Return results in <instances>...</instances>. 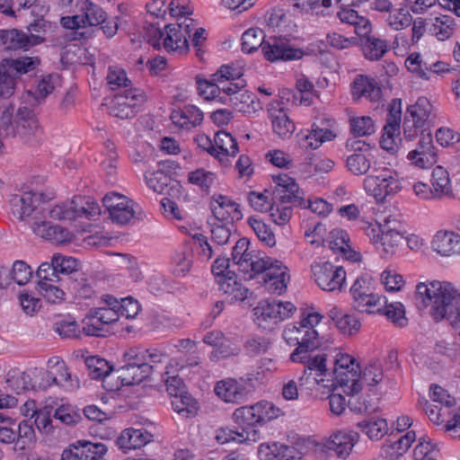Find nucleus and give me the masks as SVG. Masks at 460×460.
Masks as SVG:
<instances>
[{"label": "nucleus", "mask_w": 460, "mask_h": 460, "mask_svg": "<svg viewBox=\"0 0 460 460\" xmlns=\"http://www.w3.org/2000/svg\"><path fill=\"white\" fill-rule=\"evenodd\" d=\"M328 316L343 334L352 335L359 330L361 325L360 322L353 315L345 314L335 305L328 311Z\"/></svg>", "instance_id": "34"}, {"label": "nucleus", "mask_w": 460, "mask_h": 460, "mask_svg": "<svg viewBox=\"0 0 460 460\" xmlns=\"http://www.w3.org/2000/svg\"><path fill=\"white\" fill-rule=\"evenodd\" d=\"M349 126L352 134L356 137L370 136L376 132L375 122L369 116L351 118Z\"/></svg>", "instance_id": "56"}, {"label": "nucleus", "mask_w": 460, "mask_h": 460, "mask_svg": "<svg viewBox=\"0 0 460 460\" xmlns=\"http://www.w3.org/2000/svg\"><path fill=\"white\" fill-rule=\"evenodd\" d=\"M54 89L52 75L44 76L38 84L35 93L27 91L22 95V101L31 106H39Z\"/></svg>", "instance_id": "40"}, {"label": "nucleus", "mask_w": 460, "mask_h": 460, "mask_svg": "<svg viewBox=\"0 0 460 460\" xmlns=\"http://www.w3.org/2000/svg\"><path fill=\"white\" fill-rule=\"evenodd\" d=\"M296 309L290 302L265 299L261 303V320L270 321L275 325L290 317Z\"/></svg>", "instance_id": "25"}, {"label": "nucleus", "mask_w": 460, "mask_h": 460, "mask_svg": "<svg viewBox=\"0 0 460 460\" xmlns=\"http://www.w3.org/2000/svg\"><path fill=\"white\" fill-rule=\"evenodd\" d=\"M408 159L420 169L430 167L436 162V151L430 132L421 131L417 147L408 154Z\"/></svg>", "instance_id": "19"}, {"label": "nucleus", "mask_w": 460, "mask_h": 460, "mask_svg": "<svg viewBox=\"0 0 460 460\" xmlns=\"http://www.w3.org/2000/svg\"><path fill=\"white\" fill-rule=\"evenodd\" d=\"M432 187L435 199H440L450 192L449 174L441 166H437L432 172Z\"/></svg>", "instance_id": "49"}, {"label": "nucleus", "mask_w": 460, "mask_h": 460, "mask_svg": "<svg viewBox=\"0 0 460 460\" xmlns=\"http://www.w3.org/2000/svg\"><path fill=\"white\" fill-rule=\"evenodd\" d=\"M261 48L264 58L270 62L298 60L304 56L302 49L290 46L288 40L281 37L263 40Z\"/></svg>", "instance_id": "15"}, {"label": "nucleus", "mask_w": 460, "mask_h": 460, "mask_svg": "<svg viewBox=\"0 0 460 460\" xmlns=\"http://www.w3.org/2000/svg\"><path fill=\"white\" fill-rule=\"evenodd\" d=\"M406 68L417 77L429 81L430 59L421 56L420 53H411L405 60Z\"/></svg>", "instance_id": "41"}, {"label": "nucleus", "mask_w": 460, "mask_h": 460, "mask_svg": "<svg viewBox=\"0 0 460 460\" xmlns=\"http://www.w3.org/2000/svg\"><path fill=\"white\" fill-rule=\"evenodd\" d=\"M345 148L351 154L345 159L346 170L354 176H363L373 170L375 155L369 144L365 141L350 138L346 141Z\"/></svg>", "instance_id": "7"}, {"label": "nucleus", "mask_w": 460, "mask_h": 460, "mask_svg": "<svg viewBox=\"0 0 460 460\" xmlns=\"http://www.w3.org/2000/svg\"><path fill=\"white\" fill-rule=\"evenodd\" d=\"M98 318L96 314H93V310L90 309L83 320L82 332L86 336L105 337L109 329Z\"/></svg>", "instance_id": "50"}, {"label": "nucleus", "mask_w": 460, "mask_h": 460, "mask_svg": "<svg viewBox=\"0 0 460 460\" xmlns=\"http://www.w3.org/2000/svg\"><path fill=\"white\" fill-rule=\"evenodd\" d=\"M253 379L256 380L257 377L249 374L246 378H242L241 382L233 378L221 380L217 383L215 393L226 402L239 403L255 391Z\"/></svg>", "instance_id": "12"}, {"label": "nucleus", "mask_w": 460, "mask_h": 460, "mask_svg": "<svg viewBox=\"0 0 460 460\" xmlns=\"http://www.w3.org/2000/svg\"><path fill=\"white\" fill-rule=\"evenodd\" d=\"M153 369L154 367L150 364H140V366L125 364L117 369V373L123 385H135L146 379Z\"/></svg>", "instance_id": "30"}, {"label": "nucleus", "mask_w": 460, "mask_h": 460, "mask_svg": "<svg viewBox=\"0 0 460 460\" xmlns=\"http://www.w3.org/2000/svg\"><path fill=\"white\" fill-rule=\"evenodd\" d=\"M279 199L283 205L290 204L300 207L305 204V192L296 181L287 174L279 175L276 179Z\"/></svg>", "instance_id": "20"}, {"label": "nucleus", "mask_w": 460, "mask_h": 460, "mask_svg": "<svg viewBox=\"0 0 460 460\" xmlns=\"http://www.w3.org/2000/svg\"><path fill=\"white\" fill-rule=\"evenodd\" d=\"M382 90L377 82L367 75H358L351 84V95L354 100L364 98L372 102L381 98Z\"/></svg>", "instance_id": "27"}, {"label": "nucleus", "mask_w": 460, "mask_h": 460, "mask_svg": "<svg viewBox=\"0 0 460 460\" xmlns=\"http://www.w3.org/2000/svg\"><path fill=\"white\" fill-rule=\"evenodd\" d=\"M109 214L113 223L118 225L128 224L136 214L133 200L126 197V202L122 201L119 207L110 211Z\"/></svg>", "instance_id": "54"}, {"label": "nucleus", "mask_w": 460, "mask_h": 460, "mask_svg": "<svg viewBox=\"0 0 460 460\" xmlns=\"http://www.w3.org/2000/svg\"><path fill=\"white\" fill-rule=\"evenodd\" d=\"M146 101L144 93L137 88H129L114 95L110 105V114L126 119L136 115L137 108Z\"/></svg>", "instance_id": "13"}, {"label": "nucleus", "mask_w": 460, "mask_h": 460, "mask_svg": "<svg viewBox=\"0 0 460 460\" xmlns=\"http://www.w3.org/2000/svg\"><path fill=\"white\" fill-rule=\"evenodd\" d=\"M52 194L27 191L22 195H15L11 199L12 212L14 217L23 220L30 217L40 203H45L52 199Z\"/></svg>", "instance_id": "17"}, {"label": "nucleus", "mask_w": 460, "mask_h": 460, "mask_svg": "<svg viewBox=\"0 0 460 460\" xmlns=\"http://www.w3.org/2000/svg\"><path fill=\"white\" fill-rule=\"evenodd\" d=\"M32 273V269L25 261H16L13 264L12 271L10 272L12 277L10 279L18 285L22 286L31 279Z\"/></svg>", "instance_id": "62"}, {"label": "nucleus", "mask_w": 460, "mask_h": 460, "mask_svg": "<svg viewBox=\"0 0 460 460\" xmlns=\"http://www.w3.org/2000/svg\"><path fill=\"white\" fill-rule=\"evenodd\" d=\"M36 274L39 278V285H41L42 282L57 283L63 280L54 264L53 258L50 262H42Z\"/></svg>", "instance_id": "60"}, {"label": "nucleus", "mask_w": 460, "mask_h": 460, "mask_svg": "<svg viewBox=\"0 0 460 460\" xmlns=\"http://www.w3.org/2000/svg\"><path fill=\"white\" fill-rule=\"evenodd\" d=\"M264 20L269 28L280 29L287 23L286 11L279 6L270 8L264 15Z\"/></svg>", "instance_id": "63"}, {"label": "nucleus", "mask_w": 460, "mask_h": 460, "mask_svg": "<svg viewBox=\"0 0 460 460\" xmlns=\"http://www.w3.org/2000/svg\"><path fill=\"white\" fill-rule=\"evenodd\" d=\"M358 429L370 439H380L388 431L387 421L382 418H369L358 423Z\"/></svg>", "instance_id": "44"}, {"label": "nucleus", "mask_w": 460, "mask_h": 460, "mask_svg": "<svg viewBox=\"0 0 460 460\" xmlns=\"http://www.w3.org/2000/svg\"><path fill=\"white\" fill-rule=\"evenodd\" d=\"M358 439V434L356 432L346 433L339 431L326 441L325 447L330 451H333L338 457L346 458L349 456Z\"/></svg>", "instance_id": "29"}, {"label": "nucleus", "mask_w": 460, "mask_h": 460, "mask_svg": "<svg viewBox=\"0 0 460 460\" xmlns=\"http://www.w3.org/2000/svg\"><path fill=\"white\" fill-rule=\"evenodd\" d=\"M326 357L324 354L309 355L302 361H296V363L308 364V368L312 371H315V389L316 392H321L322 394H329L335 389L334 380L329 378L331 374L328 373L326 367Z\"/></svg>", "instance_id": "18"}, {"label": "nucleus", "mask_w": 460, "mask_h": 460, "mask_svg": "<svg viewBox=\"0 0 460 460\" xmlns=\"http://www.w3.org/2000/svg\"><path fill=\"white\" fill-rule=\"evenodd\" d=\"M146 185L157 193H168L167 190L172 181L164 171L157 170L155 172H146L145 173Z\"/></svg>", "instance_id": "53"}, {"label": "nucleus", "mask_w": 460, "mask_h": 460, "mask_svg": "<svg viewBox=\"0 0 460 460\" xmlns=\"http://www.w3.org/2000/svg\"><path fill=\"white\" fill-rule=\"evenodd\" d=\"M212 212L219 221L228 220L229 218L233 221L242 217L238 205L225 196H219L216 199V204L212 206Z\"/></svg>", "instance_id": "38"}, {"label": "nucleus", "mask_w": 460, "mask_h": 460, "mask_svg": "<svg viewBox=\"0 0 460 460\" xmlns=\"http://www.w3.org/2000/svg\"><path fill=\"white\" fill-rule=\"evenodd\" d=\"M336 136L332 128L314 123L311 129L305 133H299L296 138L299 147L305 150H314L323 143L333 140Z\"/></svg>", "instance_id": "22"}, {"label": "nucleus", "mask_w": 460, "mask_h": 460, "mask_svg": "<svg viewBox=\"0 0 460 460\" xmlns=\"http://www.w3.org/2000/svg\"><path fill=\"white\" fill-rule=\"evenodd\" d=\"M348 407L351 411L359 414H370L378 409V406L369 395L349 399Z\"/></svg>", "instance_id": "59"}, {"label": "nucleus", "mask_w": 460, "mask_h": 460, "mask_svg": "<svg viewBox=\"0 0 460 460\" xmlns=\"http://www.w3.org/2000/svg\"><path fill=\"white\" fill-rule=\"evenodd\" d=\"M154 440V435L145 429L128 428L124 429L116 440L119 447L124 451L137 449Z\"/></svg>", "instance_id": "28"}, {"label": "nucleus", "mask_w": 460, "mask_h": 460, "mask_svg": "<svg viewBox=\"0 0 460 460\" xmlns=\"http://www.w3.org/2000/svg\"><path fill=\"white\" fill-rule=\"evenodd\" d=\"M0 42L1 47L8 49H28L33 47L29 35L16 29L0 30Z\"/></svg>", "instance_id": "35"}, {"label": "nucleus", "mask_w": 460, "mask_h": 460, "mask_svg": "<svg viewBox=\"0 0 460 460\" xmlns=\"http://www.w3.org/2000/svg\"><path fill=\"white\" fill-rule=\"evenodd\" d=\"M428 21L429 31L439 40L449 39L456 31V19L452 15L439 14Z\"/></svg>", "instance_id": "33"}, {"label": "nucleus", "mask_w": 460, "mask_h": 460, "mask_svg": "<svg viewBox=\"0 0 460 460\" xmlns=\"http://www.w3.org/2000/svg\"><path fill=\"white\" fill-rule=\"evenodd\" d=\"M322 320L318 313L308 314L299 323L288 324L283 331V338L289 346H296L291 353L292 362L302 361L305 357L312 355L321 342L319 334L314 326Z\"/></svg>", "instance_id": "3"}, {"label": "nucleus", "mask_w": 460, "mask_h": 460, "mask_svg": "<svg viewBox=\"0 0 460 460\" xmlns=\"http://www.w3.org/2000/svg\"><path fill=\"white\" fill-rule=\"evenodd\" d=\"M415 433L413 431L407 432L398 440L383 446V452L389 456L392 459H397L402 456L415 440Z\"/></svg>", "instance_id": "46"}, {"label": "nucleus", "mask_w": 460, "mask_h": 460, "mask_svg": "<svg viewBox=\"0 0 460 460\" xmlns=\"http://www.w3.org/2000/svg\"><path fill=\"white\" fill-rule=\"evenodd\" d=\"M333 375L335 387L340 386L347 395L353 396L361 391L362 385L359 382L361 375L358 368L351 367L349 370H339L334 372Z\"/></svg>", "instance_id": "32"}, {"label": "nucleus", "mask_w": 460, "mask_h": 460, "mask_svg": "<svg viewBox=\"0 0 460 460\" xmlns=\"http://www.w3.org/2000/svg\"><path fill=\"white\" fill-rule=\"evenodd\" d=\"M376 313L385 315L388 320L392 321L397 326L402 327L407 324L404 306L400 302L391 304L382 302L381 305L376 307Z\"/></svg>", "instance_id": "45"}, {"label": "nucleus", "mask_w": 460, "mask_h": 460, "mask_svg": "<svg viewBox=\"0 0 460 460\" xmlns=\"http://www.w3.org/2000/svg\"><path fill=\"white\" fill-rule=\"evenodd\" d=\"M349 243V238L346 231L341 229H333L330 232L329 247L332 251L346 254L347 252L350 251V245Z\"/></svg>", "instance_id": "58"}, {"label": "nucleus", "mask_w": 460, "mask_h": 460, "mask_svg": "<svg viewBox=\"0 0 460 460\" xmlns=\"http://www.w3.org/2000/svg\"><path fill=\"white\" fill-rule=\"evenodd\" d=\"M17 79L4 61L0 63V97L9 98L15 91Z\"/></svg>", "instance_id": "55"}, {"label": "nucleus", "mask_w": 460, "mask_h": 460, "mask_svg": "<svg viewBox=\"0 0 460 460\" xmlns=\"http://www.w3.org/2000/svg\"><path fill=\"white\" fill-rule=\"evenodd\" d=\"M265 160L275 167L288 169L292 166L290 155L280 149H272L265 154Z\"/></svg>", "instance_id": "64"}, {"label": "nucleus", "mask_w": 460, "mask_h": 460, "mask_svg": "<svg viewBox=\"0 0 460 460\" xmlns=\"http://www.w3.org/2000/svg\"><path fill=\"white\" fill-rule=\"evenodd\" d=\"M172 406L175 411L187 418L196 414L197 402L186 392L173 396Z\"/></svg>", "instance_id": "52"}, {"label": "nucleus", "mask_w": 460, "mask_h": 460, "mask_svg": "<svg viewBox=\"0 0 460 460\" xmlns=\"http://www.w3.org/2000/svg\"><path fill=\"white\" fill-rule=\"evenodd\" d=\"M415 297L417 306L429 308L434 321L447 319L454 323L460 320V293L450 282H420L416 286Z\"/></svg>", "instance_id": "1"}, {"label": "nucleus", "mask_w": 460, "mask_h": 460, "mask_svg": "<svg viewBox=\"0 0 460 460\" xmlns=\"http://www.w3.org/2000/svg\"><path fill=\"white\" fill-rule=\"evenodd\" d=\"M311 271L315 283L323 291L341 292L346 287V271L341 266L315 261L311 265Z\"/></svg>", "instance_id": "9"}, {"label": "nucleus", "mask_w": 460, "mask_h": 460, "mask_svg": "<svg viewBox=\"0 0 460 460\" xmlns=\"http://www.w3.org/2000/svg\"><path fill=\"white\" fill-rule=\"evenodd\" d=\"M289 275L283 262L268 255L261 256V286L266 292L281 295L286 292Z\"/></svg>", "instance_id": "6"}, {"label": "nucleus", "mask_w": 460, "mask_h": 460, "mask_svg": "<svg viewBox=\"0 0 460 460\" xmlns=\"http://www.w3.org/2000/svg\"><path fill=\"white\" fill-rule=\"evenodd\" d=\"M196 84L199 91V94L208 101H218L221 96V83L219 81L213 80V75L211 79H202L199 75L196 76Z\"/></svg>", "instance_id": "48"}, {"label": "nucleus", "mask_w": 460, "mask_h": 460, "mask_svg": "<svg viewBox=\"0 0 460 460\" xmlns=\"http://www.w3.org/2000/svg\"><path fill=\"white\" fill-rule=\"evenodd\" d=\"M106 452L107 447L103 444L78 441L63 451L61 460H93L96 456H103Z\"/></svg>", "instance_id": "23"}, {"label": "nucleus", "mask_w": 460, "mask_h": 460, "mask_svg": "<svg viewBox=\"0 0 460 460\" xmlns=\"http://www.w3.org/2000/svg\"><path fill=\"white\" fill-rule=\"evenodd\" d=\"M366 58L378 60L388 51V43L385 40L368 37L363 45Z\"/></svg>", "instance_id": "51"}, {"label": "nucleus", "mask_w": 460, "mask_h": 460, "mask_svg": "<svg viewBox=\"0 0 460 460\" xmlns=\"http://www.w3.org/2000/svg\"><path fill=\"white\" fill-rule=\"evenodd\" d=\"M3 61L16 79L34 71L40 65L39 57L22 56L16 58H5Z\"/></svg>", "instance_id": "36"}, {"label": "nucleus", "mask_w": 460, "mask_h": 460, "mask_svg": "<svg viewBox=\"0 0 460 460\" xmlns=\"http://www.w3.org/2000/svg\"><path fill=\"white\" fill-rule=\"evenodd\" d=\"M80 14L62 17L60 24L65 29L78 30L99 26L107 18V13L90 0H82L80 2Z\"/></svg>", "instance_id": "10"}, {"label": "nucleus", "mask_w": 460, "mask_h": 460, "mask_svg": "<svg viewBox=\"0 0 460 460\" xmlns=\"http://www.w3.org/2000/svg\"><path fill=\"white\" fill-rule=\"evenodd\" d=\"M37 106H31L22 101L14 116V105L7 103L0 108V154L2 153L4 137L18 136L25 141L38 137L42 133L34 109Z\"/></svg>", "instance_id": "2"}, {"label": "nucleus", "mask_w": 460, "mask_h": 460, "mask_svg": "<svg viewBox=\"0 0 460 460\" xmlns=\"http://www.w3.org/2000/svg\"><path fill=\"white\" fill-rule=\"evenodd\" d=\"M214 144L218 151L221 163H224L225 156H235L239 152V146L236 139L228 132L221 130L215 134Z\"/></svg>", "instance_id": "39"}, {"label": "nucleus", "mask_w": 460, "mask_h": 460, "mask_svg": "<svg viewBox=\"0 0 460 460\" xmlns=\"http://www.w3.org/2000/svg\"><path fill=\"white\" fill-rule=\"evenodd\" d=\"M402 240L403 235L399 231L391 228L388 225H384V231L376 248L380 251L381 256L389 257L395 252Z\"/></svg>", "instance_id": "37"}, {"label": "nucleus", "mask_w": 460, "mask_h": 460, "mask_svg": "<svg viewBox=\"0 0 460 460\" xmlns=\"http://www.w3.org/2000/svg\"><path fill=\"white\" fill-rule=\"evenodd\" d=\"M429 396L432 402H438L441 407L448 410L456 403L455 397L451 396L447 390L438 385H431L429 389Z\"/></svg>", "instance_id": "61"}, {"label": "nucleus", "mask_w": 460, "mask_h": 460, "mask_svg": "<svg viewBox=\"0 0 460 460\" xmlns=\"http://www.w3.org/2000/svg\"><path fill=\"white\" fill-rule=\"evenodd\" d=\"M268 118L272 131L281 139H288L295 132V123L289 119L284 103L279 100L270 102L267 106Z\"/></svg>", "instance_id": "16"}, {"label": "nucleus", "mask_w": 460, "mask_h": 460, "mask_svg": "<svg viewBox=\"0 0 460 460\" xmlns=\"http://www.w3.org/2000/svg\"><path fill=\"white\" fill-rule=\"evenodd\" d=\"M365 191L375 198L376 202H385L402 190L399 174L388 167H373L363 181Z\"/></svg>", "instance_id": "4"}, {"label": "nucleus", "mask_w": 460, "mask_h": 460, "mask_svg": "<svg viewBox=\"0 0 460 460\" xmlns=\"http://www.w3.org/2000/svg\"><path fill=\"white\" fill-rule=\"evenodd\" d=\"M352 306L360 313L374 314L376 307L386 303L385 297L374 293L373 279L368 275L358 277L350 287Z\"/></svg>", "instance_id": "8"}, {"label": "nucleus", "mask_w": 460, "mask_h": 460, "mask_svg": "<svg viewBox=\"0 0 460 460\" xmlns=\"http://www.w3.org/2000/svg\"><path fill=\"white\" fill-rule=\"evenodd\" d=\"M166 36L164 39L163 46L167 51H174L188 47L186 34L174 24H168L165 27Z\"/></svg>", "instance_id": "43"}, {"label": "nucleus", "mask_w": 460, "mask_h": 460, "mask_svg": "<svg viewBox=\"0 0 460 460\" xmlns=\"http://www.w3.org/2000/svg\"><path fill=\"white\" fill-rule=\"evenodd\" d=\"M402 120L401 100L394 99L389 104L386 123L381 137L380 145L383 149L394 153L400 140V125Z\"/></svg>", "instance_id": "14"}, {"label": "nucleus", "mask_w": 460, "mask_h": 460, "mask_svg": "<svg viewBox=\"0 0 460 460\" xmlns=\"http://www.w3.org/2000/svg\"><path fill=\"white\" fill-rule=\"evenodd\" d=\"M31 8V14L38 18L28 26L29 38L32 45L36 46L45 41V35L48 29L50 28V22L44 20V16L48 13L49 7L47 4H40L37 1Z\"/></svg>", "instance_id": "26"}, {"label": "nucleus", "mask_w": 460, "mask_h": 460, "mask_svg": "<svg viewBox=\"0 0 460 460\" xmlns=\"http://www.w3.org/2000/svg\"><path fill=\"white\" fill-rule=\"evenodd\" d=\"M432 248L443 256L460 254V235L453 232L439 231L434 236Z\"/></svg>", "instance_id": "31"}, {"label": "nucleus", "mask_w": 460, "mask_h": 460, "mask_svg": "<svg viewBox=\"0 0 460 460\" xmlns=\"http://www.w3.org/2000/svg\"><path fill=\"white\" fill-rule=\"evenodd\" d=\"M40 214L41 217H35L31 226L37 235L56 243H64L72 240L73 234L67 229L60 226H53L46 220L47 217L55 220H71L73 215L67 211L66 204L57 205L52 208H43Z\"/></svg>", "instance_id": "5"}, {"label": "nucleus", "mask_w": 460, "mask_h": 460, "mask_svg": "<svg viewBox=\"0 0 460 460\" xmlns=\"http://www.w3.org/2000/svg\"><path fill=\"white\" fill-rule=\"evenodd\" d=\"M85 366L93 379L104 378L113 371V366L110 365L106 359L97 356L86 358Z\"/></svg>", "instance_id": "47"}, {"label": "nucleus", "mask_w": 460, "mask_h": 460, "mask_svg": "<svg viewBox=\"0 0 460 460\" xmlns=\"http://www.w3.org/2000/svg\"><path fill=\"white\" fill-rule=\"evenodd\" d=\"M431 110L432 106L429 101L425 97H420L407 109L405 115L417 123V127H424L429 119Z\"/></svg>", "instance_id": "42"}, {"label": "nucleus", "mask_w": 460, "mask_h": 460, "mask_svg": "<svg viewBox=\"0 0 460 460\" xmlns=\"http://www.w3.org/2000/svg\"><path fill=\"white\" fill-rule=\"evenodd\" d=\"M301 446H285L279 443L261 444V460H302Z\"/></svg>", "instance_id": "24"}, {"label": "nucleus", "mask_w": 460, "mask_h": 460, "mask_svg": "<svg viewBox=\"0 0 460 460\" xmlns=\"http://www.w3.org/2000/svg\"><path fill=\"white\" fill-rule=\"evenodd\" d=\"M250 244L248 238H240L232 252V261L245 281L254 279L259 275V255L256 251H250Z\"/></svg>", "instance_id": "11"}, {"label": "nucleus", "mask_w": 460, "mask_h": 460, "mask_svg": "<svg viewBox=\"0 0 460 460\" xmlns=\"http://www.w3.org/2000/svg\"><path fill=\"white\" fill-rule=\"evenodd\" d=\"M106 81L111 90H117L121 87L127 88L131 84L126 71L117 66H110L108 67Z\"/></svg>", "instance_id": "57"}, {"label": "nucleus", "mask_w": 460, "mask_h": 460, "mask_svg": "<svg viewBox=\"0 0 460 460\" xmlns=\"http://www.w3.org/2000/svg\"><path fill=\"white\" fill-rule=\"evenodd\" d=\"M257 404L243 406L236 409L233 414L234 421L242 428L241 433H236L240 438L248 437V440L256 441L257 426L259 424V411Z\"/></svg>", "instance_id": "21"}]
</instances>
